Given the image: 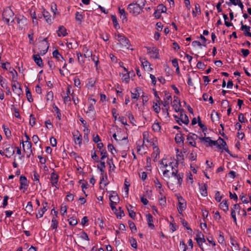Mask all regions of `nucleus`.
<instances>
[{
    "mask_svg": "<svg viewBox=\"0 0 251 251\" xmlns=\"http://www.w3.org/2000/svg\"><path fill=\"white\" fill-rule=\"evenodd\" d=\"M177 161L171 156L163 158L160 163V169L164 177L169 176L173 172L175 173L177 171Z\"/></svg>",
    "mask_w": 251,
    "mask_h": 251,
    "instance_id": "f257e3e1",
    "label": "nucleus"
},
{
    "mask_svg": "<svg viewBox=\"0 0 251 251\" xmlns=\"http://www.w3.org/2000/svg\"><path fill=\"white\" fill-rule=\"evenodd\" d=\"M165 177L168 178L167 183L169 188L172 190H176L181 186L183 174L177 171L175 173L173 172L169 176H165Z\"/></svg>",
    "mask_w": 251,
    "mask_h": 251,
    "instance_id": "f03ea898",
    "label": "nucleus"
},
{
    "mask_svg": "<svg viewBox=\"0 0 251 251\" xmlns=\"http://www.w3.org/2000/svg\"><path fill=\"white\" fill-rule=\"evenodd\" d=\"M143 138L144 145L146 147H152L156 155L159 153L157 141L156 138L152 137L151 134L148 131H145L143 133Z\"/></svg>",
    "mask_w": 251,
    "mask_h": 251,
    "instance_id": "7ed1b4c3",
    "label": "nucleus"
},
{
    "mask_svg": "<svg viewBox=\"0 0 251 251\" xmlns=\"http://www.w3.org/2000/svg\"><path fill=\"white\" fill-rule=\"evenodd\" d=\"M25 140H23L21 144L22 145L23 151L26 154V157L29 158L33 155L32 144L30 141L29 137L26 133L25 134Z\"/></svg>",
    "mask_w": 251,
    "mask_h": 251,
    "instance_id": "20e7f679",
    "label": "nucleus"
},
{
    "mask_svg": "<svg viewBox=\"0 0 251 251\" xmlns=\"http://www.w3.org/2000/svg\"><path fill=\"white\" fill-rule=\"evenodd\" d=\"M115 39L118 42V44L120 46L121 48H126L131 50H133V49L129 48V41L124 35L120 33H118L117 34L115 35Z\"/></svg>",
    "mask_w": 251,
    "mask_h": 251,
    "instance_id": "39448f33",
    "label": "nucleus"
},
{
    "mask_svg": "<svg viewBox=\"0 0 251 251\" xmlns=\"http://www.w3.org/2000/svg\"><path fill=\"white\" fill-rule=\"evenodd\" d=\"M108 194L110 201V207L112 210H116V205L119 202L120 198L115 191H108Z\"/></svg>",
    "mask_w": 251,
    "mask_h": 251,
    "instance_id": "423d86ee",
    "label": "nucleus"
},
{
    "mask_svg": "<svg viewBox=\"0 0 251 251\" xmlns=\"http://www.w3.org/2000/svg\"><path fill=\"white\" fill-rule=\"evenodd\" d=\"M14 153L13 148L9 144H5L3 150H0V154L7 158L11 157Z\"/></svg>",
    "mask_w": 251,
    "mask_h": 251,
    "instance_id": "0eeeda50",
    "label": "nucleus"
},
{
    "mask_svg": "<svg viewBox=\"0 0 251 251\" xmlns=\"http://www.w3.org/2000/svg\"><path fill=\"white\" fill-rule=\"evenodd\" d=\"M178 115L174 116L176 121L179 124H181L188 125L189 123V120L188 116L184 113L183 109L182 111H179Z\"/></svg>",
    "mask_w": 251,
    "mask_h": 251,
    "instance_id": "6e6552de",
    "label": "nucleus"
},
{
    "mask_svg": "<svg viewBox=\"0 0 251 251\" xmlns=\"http://www.w3.org/2000/svg\"><path fill=\"white\" fill-rule=\"evenodd\" d=\"M214 146H216L221 152L225 151L228 153H230L226 142L221 137H219L217 141H215Z\"/></svg>",
    "mask_w": 251,
    "mask_h": 251,
    "instance_id": "1a4fd4ad",
    "label": "nucleus"
},
{
    "mask_svg": "<svg viewBox=\"0 0 251 251\" xmlns=\"http://www.w3.org/2000/svg\"><path fill=\"white\" fill-rule=\"evenodd\" d=\"M49 45L47 39H44L39 43L37 53L43 55L46 53Z\"/></svg>",
    "mask_w": 251,
    "mask_h": 251,
    "instance_id": "9d476101",
    "label": "nucleus"
},
{
    "mask_svg": "<svg viewBox=\"0 0 251 251\" xmlns=\"http://www.w3.org/2000/svg\"><path fill=\"white\" fill-rule=\"evenodd\" d=\"M178 204L177 205V209L179 213L183 215V212L186 209L187 207L186 201L181 197H178Z\"/></svg>",
    "mask_w": 251,
    "mask_h": 251,
    "instance_id": "9b49d317",
    "label": "nucleus"
},
{
    "mask_svg": "<svg viewBox=\"0 0 251 251\" xmlns=\"http://www.w3.org/2000/svg\"><path fill=\"white\" fill-rule=\"evenodd\" d=\"M3 20L7 24H9L10 22L13 21L14 13L10 9L5 10L2 14Z\"/></svg>",
    "mask_w": 251,
    "mask_h": 251,
    "instance_id": "f8f14e48",
    "label": "nucleus"
},
{
    "mask_svg": "<svg viewBox=\"0 0 251 251\" xmlns=\"http://www.w3.org/2000/svg\"><path fill=\"white\" fill-rule=\"evenodd\" d=\"M128 10L129 12L134 16H137L140 14L142 11L141 7L136 5V3H131L128 5Z\"/></svg>",
    "mask_w": 251,
    "mask_h": 251,
    "instance_id": "ddd939ff",
    "label": "nucleus"
},
{
    "mask_svg": "<svg viewBox=\"0 0 251 251\" xmlns=\"http://www.w3.org/2000/svg\"><path fill=\"white\" fill-rule=\"evenodd\" d=\"M143 92L140 87H136L131 92V97L132 101H137L140 96L142 95V96L145 97L143 95Z\"/></svg>",
    "mask_w": 251,
    "mask_h": 251,
    "instance_id": "4468645a",
    "label": "nucleus"
},
{
    "mask_svg": "<svg viewBox=\"0 0 251 251\" xmlns=\"http://www.w3.org/2000/svg\"><path fill=\"white\" fill-rule=\"evenodd\" d=\"M20 187L19 189L23 192L25 193L28 188V182L25 176H21L20 177Z\"/></svg>",
    "mask_w": 251,
    "mask_h": 251,
    "instance_id": "2eb2a0df",
    "label": "nucleus"
},
{
    "mask_svg": "<svg viewBox=\"0 0 251 251\" xmlns=\"http://www.w3.org/2000/svg\"><path fill=\"white\" fill-rule=\"evenodd\" d=\"M11 86L13 92L20 96L22 94V90L20 83L17 81H11Z\"/></svg>",
    "mask_w": 251,
    "mask_h": 251,
    "instance_id": "dca6fc26",
    "label": "nucleus"
},
{
    "mask_svg": "<svg viewBox=\"0 0 251 251\" xmlns=\"http://www.w3.org/2000/svg\"><path fill=\"white\" fill-rule=\"evenodd\" d=\"M147 53L151 57L154 59H158L159 58V50L154 47H148Z\"/></svg>",
    "mask_w": 251,
    "mask_h": 251,
    "instance_id": "f3484780",
    "label": "nucleus"
},
{
    "mask_svg": "<svg viewBox=\"0 0 251 251\" xmlns=\"http://www.w3.org/2000/svg\"><path fill=\"white\" fill-rule=\"evenodd\" d=\"M172 106L176 112H178L179 111H182V109L181 108V103L180 100L177 96L174 97V100L172 102Z\"/></svg>",
    "mask_w": 251,
    "mask_h": 251,
    "instance_id": "a211bd4d",
    "label": "nucleus"
},
{
    "mask_svg": "<svg viewBox=\"0 0 251 251\" xmlns=\"http://www.w3.org/2000/svg\"><path fill=\"white\" fill-rule=\"evenodd\" d=\"M107 176L106 173H100V189H104L105 187L108 185Z\"/></svg>",
    "mask_w": 251,
    "mask_h": 251,
    "instance_id": "6ab92c4d",
    "label": "nucleus"
},
{
    "mask_svg": "<svg viewBox=\"0 0 251 251\" xmlns=\"http://www.w3.org/2000/svg\"><path fill=\"white\" fill-rule=\"evenodd\" d=\"M58 179L59 176L55 172H52L50 175V181L52 186L55 188V189H58Z\"/></svg>",
    "mask_w": 251,
    "mask_h": 251,
    "instance_id": "aec40b11",
    "label": "nucleus"
},
{
    "mask_svg": "<svg viewBox=\"0 0 251 251\" xmlns=\"http://www.w3.org/2000/svg\"><path fill=\"white\" fill-rule=\"evenodd\" d=\"M42 207L40 208L38 213L36 215L37 218H41L43 217L44 214L48 209V203L46 201H44L42 204Z\"/></svg>",
    "mask_w": 251,
    "mask_h": 251,
    "instance_id": "412c9836",
    "label": "nucleus"
},
{
    "mask_svg": "<svg viewBox=\"0 0 251 251\" xmlns=\"http://www.w3.org/2000/svg\"><path fill=\"white\" fill-rule=\"evenodd\" d=\"M140 60L145 71L149 72L152 71L153 68L151 67L150 63L145 58H140Z\"/></svg>",
    "mask_w": 251,
    "mask_h": 251,
    "instance_id": "4be33fe9",
    "label": "nucleus"
},
{
    "mask_svg": "<svg viewBox=\"0 0 251 251\" xmlns=\"http://www.w3.org/2000/svg\"><path fill=\"white\" fill-rule=\"evenodd\" d=\"M160 100V98H157L152 103V109L156 114L159 113L161 110Z\"/></svg>",
    "mask_w": 251,
    "mask_h": 251,
    "instance_id": "5701e85b",
    "label": "nucleus"
},
{
    "mask_svg": "<svg viewBox=\"0 0 251 251\" xmlns=\"http://www.w3.org/2000/svg\"><path fill=\"white\" fill-rule=\"evenodd\" d=\"M73 137L75 143L80 147L82 140V136L80 133L78 131H76L73 133Z\"/></svg>",
    "mask_w": 251,
    "mask_h": 251,
    "instance_id": "b1692460",
    "label": "nucleus"
},
{
    "mask_svg": "<svg viewBox=\"0 0 251 251\" xmlns=\"http://www.w3.org/2000/svg\"><path fill=\"white\" fill-rule=\"evenodd\" d=\"M96 103V100L94 99H89L88 100V104L86 110V113H90L94 111V105Z\"/></svg>",
    "mask_w": 251,
    "mask_h": 251,
    "instance_id": "393cba45",
    "label": "nucleus"
},
{
    "mask_svg": "<svg viewBox=\"0 0 251 251\" xmlns=\"http://www.w3.org/2000/svg\"><path fill=\"white\" fill-rule=\"evenodd\" d=\"M76 54L77 56L78 63L81 67H83L85 63V58L87 57V55L84 54V56H83L82 54L79 52H76Z\"/></svg>",
    "mask_w": 251,
    "mask_h": 251,
    "instance_id": "a878e982",
    "label": "nucleus"
},
{
    "mask_svg": "<svg viewBox=\"0 0 251 251\" xmlns=\"http://www.w3.org/2000/svg\"><path fill=\"white\" fill-rule=\"evenodd\" d=\"M200 141L206 146H214L215 141L212 140L209 137H201Z\"/></svg>",
    "mask_w": 251,
    "mask_h": 251,
    "instance_id": "bb28decb",
    "label": "nucleus"
},
{
    "mask_svg": "<svg viewBox=\"0 0 251 251\" xmlns=\"http://www.w3.org/2000/svg\"><path fill=\"white\" fill-rule=\"evenodd\" d=\"M89 240L88 236H80L77 242L80 246H86L89 244Z\"/></svg>",
    "mask_w": 251,
    "mask_h": 251,
    "instance_id": "cd10ccee",
    "label": "nucleus"
},
{
    "mask_svg": "<svg viewBox=\"0 0 251 251\" xmlns=\"http://www.w3.org/2000/svg\"><path fill=\"white\" fill-rule=\"evenodd\" d=\"M154 183L155 187L159 194L164 193V189H163L162 185L159 180L158 179H155L154 180Z\"/></svg>",
    "mask_w": 251,
    "mask_h": 251,
    "instance_id": "c85d7f7f",
    "label": "nucleus"
},
{
    "mask_svg": "<svg viewBox=\"0 0 251 251\" xmlns=\"http://www.w3.org/2000/svg\"><path fill=\"white\" fill-rule=\"evenodd\" d=\"M57 34L59 37H64L68 34L66 28L63 25L60 26L58 27V29L57 31Z\"/></svg>",
    "mask_w": 251,
    "mask_h": 251,
    "instance_id": "c756f323",
    "label": "nucleus"
},
{
    "mask_svg": "<svg viewBox=\"0 0 251 251\" xmlns=\"http://www.w3.org/2000/svg\"><path fill=\"white\" fill-rule=\"evenodd\" d=\"M219 207L225 212H227L229 209V204L227 202V201L225 199L223 200L220 203Z\"/></svg>",
    "mask_w": 251,
    "mask_h": 251,
    "instance_id": "7c9ffc66",
    "label": "nucleus"
},
{
    "mask_svg": "<svg viewBox=\"0 0 251 251\" xmlns=\"http://www.w3.org/2000/svg\"><path fill=\"white\" fill-rule=\"evenodd\" d=\"M33 59L35 63L40 67L43 65V61L39 54H34L33 56Z\"/></svg>",
    "mask_w": 251,
    "mask_h": 251,
    "instance_id": "2f4dec72",
    "label": "nucleus"
},
{
    "mask_svg": "<svg viewBox=\"0 0 251 251\" xmlns=\"http://www.w3.org/2000/svg\"><path fill=\"white\" fill-rule=\"evenodd\" d=\"M195 137H196L195 134H189L188 135L187 138L189 144L193 147H195L196 146Z\"/></svg>",
    "mask_w": 251,
    "mask_h": 251,
    "instance_id": "473e14b6",
    "label": "nucleus"
},
{
    "mask_svg": "<svg viewBox=\"0 0 251 251\" xmlns=\"http://www.w3.org/2000/svg\"><path fill=\"white\" fill-rule=\"evenodd\" d=\"M112 211L114 212L117 218L121 219L125 216L124 212L121 207H119L118 209L116 208V210H114Z\"/></svg>",
    "mask_w": 251,
    "mask_h": 251,
    "instance_id": "72a5a7b5",
    "label": "nucleus"
},
{
    "mask_svg": "<svg viewBox=\"0 0 251 251\" xmlns=\"http://www.w3.org/2000/svg\"><path fill=\"white\" fill-rule=\"evenodd\" d=\"M158 201H159V204L161 206H164L166 205V197L164 195V193L159 194Z\"/></svg>",
    "mask_w": 251,
    "mask_h": 251,
    "instance_id": "f704fd0d",
    "label": "nucleus"
},
{
    "mask_svg": "<svg viewBox=\"0 0 251 251\" xmlns=\"http://www.w3.org/2000/svg\"><path fill=\"white\" fill-rule=\"evenodd\" d=\"M241 30L243 31L245 35L251 37V33L250 32V27L247 25H242Z\"/></svg>",
    "mask_w": 251,
    "mask_h": 251,
    "instance_id": "c9c22d12",
    "label": "nucleus"
},
{
    "mask_svg": "<svg viewBox=\"0 0 251 251\" xmlns=\"http://www.w3.org/2000/svg\"><path fill=\"white\" fill-rule=\"evenodd\" d=\"M195 6V10H193L192 11V14L193 17H197V16L201 15V10L200 5L199 4L196 3Z\"/></svg>",
    "mask_w": 251,
    "mask_h": 251,
    "instance_id": "e433bc0d",
    "label": "nucleus"
},
{
    "mask_svg": "<svg viewBox=\"0 0 251 251\" xmlns=\"http://www.w3.org/2000/svg\"><path fill=\"white\" fill-rule=\"evenodd\" d=\"M161 126L158 122L155 121L152 126V129L155 132L159 133L161 131Z\"/></svg>",
    "mask_w": 251,
    "mask_h": 251,
    "instance_id": "4c0bfd02",
    "label": "nucleus"
},
{
    "mask_svg": "<svg viewBox=\"0 0 251 251\" xmlns=\"http://www.w3.org/2000/svg\"><path fill=\"white\" fill-rule=\"evenodd\" d=\"M75 18L76 21L82 23L84 18V16L82 13L77 11L75 14Z\"/></svg>",
    "mask_w": 251,
    "mask_h": 251,
    "instance_id": "58836bf2",
    "label": "nucleus"
},
{
    "mask_svg": "<svg viewBox=\"0 0 251 251\" xmlns=\"http://www.w3.org/2000/svg\"><path fill=\"white\" fill-rule=\"evenodd\" d=\"M175 139L176 142L178 144H182L183 143L184 138H183L182 135L180 133H177L176 135Z\"/></svg>",
    "mask_w": 251,
    "mask_h": 251,
    "instance_id": "ea45409f",
    "label": "nucleus"
},
{
    "mask_svg": "<svg viewBox=\"0 0 251 251\" xmlns=\"http://www.w3.org/2000/svg\"><path fill=\"white\" fill-rule=\"evenodd\" d=\"M9 72L12 76L11 81L17 80L18 74L15 70L13 68H9Z\"/></svg>",
    "mask_w": 251,
    "mask_h": 251,
    "instance_id": "a19ab883",
    "label": "nucleus"
},
{
    "mask_svg": "<svg viewBox=\"0 0 251 251\" xmlns=\"http://www.w3.org/2000/svg\"><path fill=\"white\" fill-rule=\"evenodd\" d=\"M99 164L97 165V168L100 171V173H105L104 168L105 167V162L103 160L99 161Z\"/></svg>",
    "mask_w": 251,
    "mask_h": 251,
    "instance_id": "79ce46f5",
    "label": "nucleus"
},
{
    "mask_svg": "<svg viewBox=\"0 0 251 251\" xmlns=\"http://www.w3.org/2000/svg\"><path fill=\"white\" fill-rule=\"evenodd\" d=\"M147 222L149 225V226L151 228H153L154 227L153 224V217L151 214H148L146 216Z\"/></svg>",
    "mask_w": 251,
    "mask_h": 251,
    "instance_id": "37998d69",
    "label": "nucleus"
},
{
    "mask_svg": "<svg viewBox=\"0 0 251 251\" xmlns=\"http://www.w3.org/2000/svg\"><path fill=\"white\" fill-rule=\"evenodd\" d=\"M111 19L113 24V25L116 29H119L120 28V26L118 23L117 19L115 15H111Z\"/></svg>",
    "mask_w": 251,
    "mask_h": 251,
    "instance_id": "c03bdc74",
    "label": "nucleus"
},
{
    "mask_svg": "<svg viewBox=\"0 0 251 251\" xmlns=\"http://www.w3.org/2000/svg\"><path fill=\"white\" fill-rule=\"evenodd\" d=\"M43 16L48 23L51 24L52 23V19L48 12L44 11Z\"/></svg>",
    "mask_w": 251,
    "mask_h": 251,
    "instance_id": "a18cd8bd",
    "label": "nucleus"
},
{
    "mask_svg": "<svg viewBox=\"0 0 251 251\" xmlns=\"http://www.w3.org/2000/svg\"><path fill=\"white\" fill-rule=\"evenodd\" d=\"M121 78L123 82L128 83L130 80L129 73H126L121 75Z\"/></svg>",
    "mask_w": 251,
    "mask_h": 251,
    "instance_id": "49530a36",
    "label": "nucleus"
},
{
    "mask_svg": "<svg viewBox=\"0 0 251 251\" xmlns=\"http://www.w3.org/2000/svg\"><path fill=\"white\" fill-rule=\"evenodd\" d=\"M211 119L213 122L218 121L219 115L217 112L213 111L211 114Z\"/></svg>",
    "mask_w": 251,
    "mask_h": 251,
    "instance_id": "de8ad7c7",
    "label": "nucleus"
},
{
    "mask_svg": "<svg viewBox=\"0 0 251 251\" xmlns=\"http://www.w3.org/2000/svg\"><path fill=\"white\" fill-rule=\"evenodd\" d=\"M67 208V206L66 204L62 203L61 204L60 207V213L63 216H64L65 215H66Z\"/></svg>",
    "mask_w": 251,
    "mask_h": 251,
    "instance_id": "09e8293b",
    "label": "nucleus"
},
{
    "mask_svg": "<svg viewBox=\"0 0 251 251\" xmlns=\"http://www.w3.org/2000/svg\"><path fill=\"white\" fill-rule=\"evenodd\" d=\"M132 208L133 207L131 205H129L127 207V209L129 213V216L131 218L134 219V218L135 217L136 214L134 210H132Z\"/></svg>",
    "mask_w": 251,
    "mask_h": 251,
    "instance_id": "8fccbe9b",
    "label": "nucleus"
},
{
    "mask_svg": "<svg viewBox=\"0 0 251 251\" xmlns=\"http://www.w3.org/2000/svg\"><path fill=\"white\" fill-rule=\"evenodd\" d=\"M25 93L27 100L30 102L33 101V100L32 98L31 93L30 92L29 89L27 87L25 89Z\"/></svg>",
    "mask_w": 251,
    "mask_h": 251,
    "instance_id": "3c124183",
    "label": "nucleus"
},
{
    "mask_svg": "<svg viewBox=\"0 0 251 251\" xmlns=\"http://www.w3.org/2000/svg\"><path fill=\"white\" fill-rule=\"evenodd\" d=\"M200 191L201 194L203 196H207V190H206V187L205 185H203L200 188Z\"/></svg>",
    "mask_w": 251,
    "mask_h": 251,
    "instance_id": "603ef678",
    "label": "nucleus"
},
{
    "mask_svg": "<svg viewBox=\"0 0 251 251\" xmlns=\"http://www.w3.org/2000/svg\"><path fill=\"white\" fill-rule=\"evenodd\" d=\"M168 109H169L168 107L162 108L163 116L164 118L166 120H168L169 117V113L168 112Z\"/></svg>",
    "mask_w": 251,
    "mask_h": 251,
    "instance_id": "864d4df0",
    "label": "nucleus"
},
{
    "mask_svg": "<svg viewBox=\"0 0 251 251\" xmlns=\"http://www.w3.org/2000/svg\"><path fill=\"white\" fill-rule=\"evenodd\" d=\"M119 12L120 14L121 18L123 20L126 19V12H125V10H124V9L119 7Z\"/></svg>",
    "mask_w": 251,
    "mask_h": 251,
    "instance_id": "5fc2aeb1",
    "label": "nucleus"
},
{
    "mask_svg": "<svg viewBox=\"0 0 251 251\" xmlns=\"http://www.w3.org/2000/svg\"><path fill=\"white\" fill-rule=\"evenodd\" d=\"M196 240H197V242L198 244L199 245L201 248L202 250H203L202 248L201 247V245L203 243L205 242V239H204L203 236L202 237H201L200 236L196 238Z\"/></svg>",
    "mask_w": 251,
    "mask_h": 251,
    "instance_id": "6e6d98bb",
    "label": "nucleus"
},
{
    "mask_svg": "<svg viewBox=\"0 0 251 251\" xmlns=\"http://www.w3.org/2000/svg\"><path fill=\"white\" fill-rule=\"evenodd\" d=\"M58 226V222L55 217H53L51 220L50 227L52 229H56Z\"/></svg>",
    "mask_w": 251,
    "mask_h": 251,
    "instance_id": "4d7b16f0",
    "label": "nucleus"
},
{
    "mask_svg": "<svg viewBox=\"0 0 251 251\" xmlns=\"http://www.w3.org/2000/svg\"><path fill=\"white\" fill-rule=\"evenodd\" d=\"M238 121L241 123H245L247 122V119L244 116L242 113H240L238 117Z\"/></svg>",
    "mask_w": 251,
    "mask_h": 251,
    "instance_id": "13d9d810",
    "label": "nucleus"
},
{
    "mask_svg": "<svg viewBox=\"0 0 251 251\" xmlns=\"http://www.w3.org/2000/svg\"><path fill=\"white\" fill-rule=\"evenodd\" d=\"M129 242L131 244V246L134 249H136L137 246V242L136 240L133 238L132 237H131L129 239Z\"/></svg>",
    "mask_w": 251,
    "mask_h": 251,
    "instance_id": "bf43d9fd",
    "label": "nucleus"
},
{
    "mask_svg": "<svg viewBox=\"0 0 251 251\" xmlns=\"http://www.w3.org/2000/svg\"><path fill=\"white\" fill-rule=\"evenodd\" d=\"M25 210L30 213L33 211V206L31 202L29 201L25 207Z\"/></svg>",
    "mask_w": 251,
    "mask_h": 251,
    "instance_id": "052dcab7",
    "label": "nucleus"
},
{
    "mask_svg": "<svg viewBox=\"0 0 251 251\" xmlns=\"http://www.w3.org/2000/svg\"><path fill=\"white\" fill-rule=\"evenodd\" d=\"M68 222L71 226H75L77 224V221L75 218L72 217L68 219Z\"/></svg>",
    "mask_w": 251,
    "mask_h": 251,
    "instance_id": "680f3d73",
    "label": "nucleus"
},
{
    "mask_svg": "<svg viewBox=\"0 0 251 251\" xmlns=\"http://www.w3.org/2000/svg\"><path fill=\"white\" fill-rule=\"evenodd\" d=\"M240 198L244 203L247 204L249 202V201L246 196L243 193L240 196Z\"/></svg>",
    "mask_w": 251,
    "mask_h": 251,
    "instance_id": "e2e57ef3",
    "label": "nucleus"
},
{
    "mask_svg": "<svg viewBox=\"0 0 251 251\" xmlns=\"http://www.w3.org/2000/svg\"><path fill=\"white\" fill-rule=\"evenodd\" d=\"M108 150L112 154H115L116 152L114 147L112 144H109L108 145Z\"/></svg>",
    "mask_w": 251,
    "mask_h": 251,
    "instance_id": "0e129e2a",
    "label": "nucleus"
},
{
    "mask_svg": "<svg viewBox=\"0 0 251 251\" xmlns=\"http://www.w3.org/2000/svg\"><path fill=\"white\" fill-rule=\"evenodd\" d=\"M136 5L139 6L141 8L143 9L144 6L145 5L146 0H137V2L136 3Z\"/></svg>",
    "mask_w": 251,
    "mask_h": 251,
    "instance_id": "69168bd1",
    "label": "nucleus"
},
{
    "mask_svg": "<svg viewBox=\"0 0 251 251\" xmlns=\"http://www.w3.org/2000/svg\"><path fill=\"white\" fill-rule=\"evenodd\" d=\"M46 98L47 100H52L53 99V94L52 91H50L47 93Z\"/></svg>",
    "mask_w": 251,
    "mask_h": 251,
    "instance_id": "338daca9",
    "label": "nucleus"
},
{
    "mask_svg": "<svg viewBox=\"0 0 251 251\" xmlns=\"http://www.w3.org/2000/svg\"><path fill=\"white\" fill-rule=\"evenodd\" d=\"M157 10L160 11L161 13H165L166 11V8L163 4H160L157 6Z\"/></svg>",
    "mask_w": 251,
    "mask_h": 251,
    "instance_id": "774afa93",
    "label": "nucleus"
}]
</instances>
